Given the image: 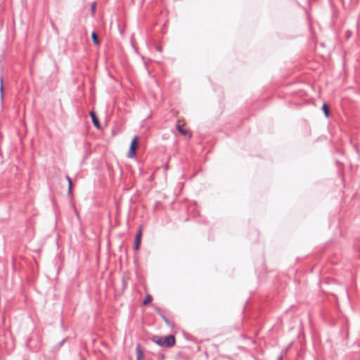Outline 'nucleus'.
Here are the masks:
<instances>
[{"mask_svg": "<svg viewBox=\"0 0 360 360\" xmlns=\"http://www.w3.org/2000/svg\"><path fill=\"white\" fill-rule=\"evenodd\" d=\"M91 38H92V40H93V42H94V44H96V45L100 44V41L98 39V37H97V35H96L95 32H93L91 33Z\"/></svg>", "mask_w": 360, "mask_h": 360, "instance_id": "0eeeda50", "label": "nucleus"}, {"mask_svg": "<svg viewBox=\"0 0 360 360\" xmlns=\"http://www.w3.org/2000/svg\"><path fill=\"white\" fill-rule=\"evenodd\" d=\"M138 141H139L138 136H134V139H132L131 144H130L129 151L127 155L128 158H132L135 156L136 148L138 144Z\"/></svg>", "mask_w": 360, "mask_h": 360, "instance_id": "f03ea898", "label": "nucleus"}, {"mask_svg": "<svg viewBox=\"0 0 360 360\" xmlns=\"http://www.w3.org/2000/svg\"><path fill=\"white\" fill-rule=\"evenodd\" d=\"M177 130L181 134L185 135L186 134V130L181 125H177Z\"/></svg>", "mask_w": 360, "mask_h": 360, "instance_id": "4468645a", "label": "nucleus"}, {"mask_svg": "<svg viewBox=\"0 0 360 360\" xmlns=\"http://www.w3.org/2000/svg\"><path fill=\"white\" fill-rule=\"evenodd\" d=\"M136 360H142V359L143 358V353L142 352L141 345L139 344H138L136 347Z\"/></svg>", "mask_w": 360, "mask_h": 360, "instance_id": "39448f33", "label": "nucleus"}, {"mask_svg": "<svg viewBox=\"0 0 360 360\" xmlns=\"http://www.w3.org/2000/svg\"><path fill=\"white\" fill-rule=\"evenodd\" d=\"M66 179L68 182V193L70 194L72 192V179L69 176H66Z\"/></svg>", "mask_w": 360, "mask_h": 360, "instance_id": "9d476101", "label": "nucleus"}, {"mask_svg": "<svg viewBox=\"0 0 360 360\" xmlns=\"http://www.w3.org/2000/svg\"><path fill=\"white\" fill-rule=\"evenodd\" d=\"M290 345H289L288 347L285 348L282 350V354L280 356L278 357L277 360H283V355L285 354L288 352V349Z\"/></svg>", "mask_w": 360, "mask_h": 360, "instance_id": "ddd939ff", "label": "nucleus"}, {"mask_svg": "<svg viewBox=\"0 0 360 360\" xmlns=\"http://www.w3.org/2000/svg\"><path fill=\"white\" fill-rule=\"evenodd\" d=\"M4 78L2 76H0V98H1V101L4 99Z\"/></svg>", "mask_w": 360, "mask_h": 360, "instance_id": "423d86ee", "label": "nucleus"}, {"mask_svg": "<svg viewBox=\"0 0 360 360\" xmlns=\"http://www.w3.org/2000/svg\"><path fill=\"white\" fill-rule=\"evenodd\" d=\"M151 340L158 345L163 347H171L175 345V338L172 335H169L165 337L155 335Z\"/></svg>", "mask_w": 360, "mask_h": 360, "instance_id": "f257e3e1", "label": "nucleus"}, {"mask_svg": "<svg viewBox=\"0 0 360 360\" xmlns=\"http://www.w3.org/2000/svg\"><path fill=\"white\" fill-rule=\"evenodd\" d=\"M90 116L91 117L92 123L94 124V125L97 129H100L101 128V124H100L99 120H98V117L96 116L95 112L94 111H91L90 112Z\"/></svg>", "mask_w": 360, "mask_h": 360, "instance_id": "20e7f679", "label": "nucleus"}, {"mask_svg": "<svg viewBox=\"0 0 360 360\" xmlns=\"http://www.w3.org/2000/svg\"><path fill=\"white\" fill-rule=\"evenodd\" d=\"M66 339H64L63 340L60 342V345H62L65 342Z\"/></svg>", "mask_w": 360, "mask_h": 360, "instance_id": "f3484780", "label": "nucleus"}, {"mask_svg": "<svg viewBox=\"0 0 360 360\" xmlns=\"http://www.w3.org/2000/svg\"><path fill=\"white\" fill-rule=\"evenodd\" d=\"M155 310L160 316L162 314L161 309L158 307H155Z\"/></svg>", "mask_w": 360, "mask_h": 360, "instance_id": "2eb2a0df", "label": "nucleus"}, {"mask_svg": "<svg viewBox=\"0 0 360 360\" xmlns=\"http://www.w3.org/2000/svg\"><path fill=\"white\" fill-rule=\"evenodd\" d=\"M96 9V3L93 2L91 6V15H94Z\"/></svg>", "mask_w": 360, "mask_h": 360, "instance_id": "f8f14e48", "label": "nucleus"}, {"mask_svg": "<svg viewBox=\"0 0 360 360\" xmlns=\"http://www.w3.org/2000/svg\"><path fill=\"white\" fill-rule=\"evenodd\" d=\"M153 300V297L150 295H147L144 299V300L143 301V304L144 305H146L148 304H149L150 302H151Z\"/></svg>", "mask_w": 360, "mask_h": 360, "instance_id": "9b49d317", "label": "nucleus"}, {"mask_svg": "<svg viewBox=\"0 0 360 360\" xmlns=\"http://www.w3.org/2000/svg\"><path fill=\"white\" fill-rule=\"evenodd\" d=\"M350 35V32H348V34H347V37H349Z\"/></svg>", "mask_w": 360, "mask_h": 360, "instance_id": "6ab92c4d", "label": "nucleus"}, {"mask_svg": "<svg viewBox=\"0 0 360 360\" xmlns=\"http://www.w3.org/2000/svg\"><path fill=\"white\" fill-rule=\"evenodd\" d=\"M51 25H52L53 29H56L55 25H54V24L53 22H51Z\"/></svg>", "mask_w": 360, "mask_h": 360, "instance_id": "a211bd4d", "label": "nucleus"}, {"mask_svg": "<svg viewBox=\"0 0 360 360\" xmlns=\"http://www.w3.org/2000/svg\"><path fill=\"white\" fill-rule=\"evenodd\" d=\"M156 49H157V50H158V51H160V52H161V51H162V49H161V47H160V46H158L156 47Z\"/></svg>", "mask_w": 360, "mask_h": 360, "instance_id": "dca6fc26", "label": "nucleus"}, {"mask_svg": "<svg viewBox=\"0 0 360 360\" xmlns=\"http://www.w3.org/2000/svg\"><path fill=\"white\" fill-rule=\"evenodd\" d=\"M322 110L326 117H328L330 115L329 108L326 103H324L322 106Z\"/></svg>", "mask_w": 360, "mask_h": 360, "instance_id": "6e6552de", "label": "nucleus"}, {"mask_svg": "<svg viewBox=\"0 0 360 360\" xmlns=\"http://www.w3.org/2000/svg\"><path fill=\"white\" fill-rule=\"evenodd\" d=\"M162 320L165 321V323L169 327H173V323L162 314L160 315Z\"/></svg>", "mask_w": 360, "mask_h": 360, "instance_id": "1a4fd4ad", "label": "nucleus"}, {"mask_svg": "<svg viewBox=\"0 0 360 360\" xmlns=\"http://www.w3.org/2000/svg\"><path fill=\"white\" fill-rule=\"evenodd\" d=\"M141 237H142V231L141 229L139 228L136 232L135 241H134V250L136 251L139 250L140 248L141 243Z\"/></svg>", "mask_w": 360, "mask_h": 360, "instance_id": "7ed1b4c3", "label": "nucleus"}]
</instances>
